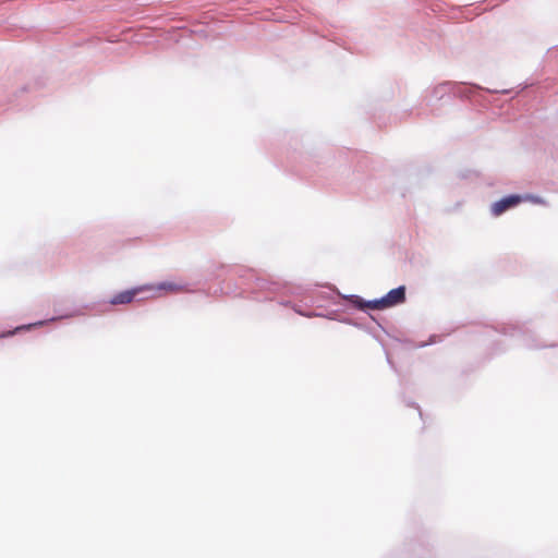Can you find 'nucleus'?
Segmentation results:
<instances>
[{"mask_svg":"<svg viewBox=\"0 0 558 558\" xmlns=\"http://www.w3.org/2000/svg\"><path fill=\"white\" fill-rule=\"evenodd\" d=\"M405 301V288L403 286L390 290L385 296L378 300L365 302L361 299L355 304L360 310H385Z\"/></svg>","mask_w":558,"mask_h":558,"instance_id":"1","label":"nucleus"},{"mask_svg":"<svg viewBox=\"0 0 558 558\" xmlns=\"http://www.w3.org/2000/svg\"><path fill=\"white\" fill-rule=\"evenodd\" d=\"M522 202V197L519 195H509L492 205V214L496 217L500 216L510 208L515 207Z\"/></svg>","mask_w":558,"mask_h":558,"instance_id":"2","label":"nucleus"},{"mask_svg":"<svg viewBox=\"0 0 558 558\" xmlns=\"http://www.w3.org/2000/svg\"><path fill=\"white\" fill-rule=\"evenodd\" d=\"M153 288V286H142L132 290L122 291L116 294L110 300V303L112 305L131 303L138 293L144 292L146 290H151Z\"/></svg>","mask_w":558,"mask_h":558,"instance_id":"3","label":"nucleus"},{"mask_svg":"<svg viewBox=\"0 0 558 558\" xmlns=\"http://www.w3.org/2000/svg\"><path fill=\"white\" fill-rule=\"evenodd\" d=\"M154 288L150 291L154 292H163V293H185L190 290L186 288L185 284H180L175 282H169L165 281L158 284H151ZM156 295H160L159 293H156Z\"/></svg>","mask_w":558,"mask_h":558,"instance_id":"4","label":"nucleus"},{"mask_svg":"<svg viewBox=\"0 0 558 558\" xmlns=\"http://www.w3.org/2000/svg\"><path fill=\"white\" fill-rule=\"evenodd\" d=\"M43 324H44L43 322H39V323H36V324L20 326V327H16L14 330L8 331L7 333L2 335V337L13 336L15 332H17L20 330H28V329H31L34 326H41Z\"/></svg>","mask_w":558,"mask_h":558,"instance_id":"5","label":"nucleus"},{"mask_svg":"<svg viewBox=\"0 0 558 558\" xmlns=\"http://www.w3.org/2000/svg\"><path fill=\"white\" fill-rule=\"evenodd\" d=\"M531 199L534 202V203H543L539 198L537 197H531Z\"/></svg>","mask_w":558,"mask_h":558,"instance_id":"6","label":"nucleus"}]
</instances>
